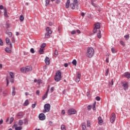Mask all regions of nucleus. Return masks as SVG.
I'll return each mask as SVG.
<instances>
[{
	"label": "nucleus",
	"instance_id": "f257e3e1",
	"mask_svg": "<svg viewBox=\"0 0 130 130\" xmlns=\"http://www.w3.org/2000/svg\"><path fill=\"white\" fill-rule=\"evenodd\" d=\"M94 55V49L92 47H88L86 53V56L91 58Z\"/></svg>",
	"mask_w": 130,
	"mask_h": 130
},
{
	"label": "nucleus",
	"instance_id": "f03ea898",
	"mask_svg": "<svg viewBox=\"0 0 130 130\" xmlns=\"http://www.w3.org/2000/svg\"><path fill=\"white\" fill-rule=\"evenodd\" d=\"M70 3L71 1L70 0L67 1V2L66 3V9H69V7L70 6V8L71 9H72V10H75L76 9V5L74 3L70 4Z\"/></svg>",
	"mask_w": 130,
	"mask_h": 130
},
{
	"label": "nucleus",
	"instance_id": "7ed1b4c3",
	"mask_svg": "<svg viewBox=\"0 0 130 130\" xmlns=\"http://www.w3.org/2000/svg\"><path fill=\"white\" fill-rule=\"evenodd\" d=\"M54 80L56 82H59L61 80V72L60 71H58L54 77Z\"/></svg>",
	"mask_w": 130,
	"mask_h": 130
},
{
	"label": "nucleus",
	"instance_id": "20e7f679",
	"mask_svg": "<svg viewBox=\"0 0 130 130\" xmlns=\"http://www.w3.org/2000/svg\"><path fill=\"white\" fill-rule=\"evenodd\" d=\"M20 71L22 73H28V72H31V71H32V67L26 66L25 67H23L20 69Z\"/></svg>",
	"mask_w": 130,
	"mask_h": 130
},
{
	"label": "nucleus",
	"instance_id": "39448f33",
	"mask_svg": "<svg viewBox=\"0 0 130 130\" xmlns=\"http://www.w3.org/2000/svg\"><path fill=\"white\" fill-rule=\"evenodd\" d=\"M44 110H43V113H46V112H49L50 111V104H46L44 106Z\"/></svg>",
	"mask_w": 130,
	"mask_h": 130
},
{
	"label": "nucleus",
	"instance_id": "423d86ee",
	"mask_svg": "<svg viewBox=\"0 0 130 130\" xmlns=\"http://www.w3.org/2000/svg\"><path fill=\"white\" fill-rule=\"evenodd\" d=\"M100 29V23L98 22L94 24V27L93 28V34L97 33V30Z\"/></svg>",
	"mask_w": 130,
	"mask_h": 130
},
{
	"label": "nucleus",
	"instance_id": "0eeeda50",
	"mask_svg": "<svg viewBox=\"0 0 130 130\" xmlns=\"http://www.w3.org/2000/svg\"><path fill=\"white\" fill-rule=\"evenodd\" d=\"M76 113H77V111H76V110H75L74 109H70L69 110H68V115H72L73 114H76Z\"/></svg>",
	"mask_w": 130,
	"mask_h": 130
},
{
	"label": "nucleus",
	"instance_id": "6e6552de",
	"mask_svg": "<svg viewBox=\"0 0 130 130\" xmlns=\"http://www.w3.org/2000/svg\"><path fill=\"white\" fill-rule=\"evenodd\" d=\"M46 118L45 115L44 113H41L39 115L40 120H44Z\"/></svg>",
	"mask_w": 130,
	"mask_h": 130
},
{
	"label": "nucleus",
	"instance_id": "1a4fd4ad",
	"mask_svg": "<svg viewBox=\"0 0 130 130\" xmlns=\"http://www.w3.org/2000/svg\"><path fill=\"white\" fill-rule=\"evenodd\" d=\"M114 121H115V113H113L112 114V116L111 117V118H110V122L111 123H113Z\"/></svg>",
	"mask_w": 130,
	"mask_h": 130
},
{
	"label": "nucleus",
	"instance_id": "9d476101",
	"mask_svg": "<svg viewBox=\"0 0 130 130\" xmlns=\"http://www.w3.org/2000/svg\"><path fill=\"white\" fill-rule=\"evenodd\" d=\"M122 87H123V89L124 90H127L128 89V85L127 84V82L123 83L122 85Z\"/></svg>",
	"mask_w": 130,
	"mask_h": 130
},
{
	"label": "nucleus",
	"instance_id": "9b49d317",
	"mask_svg": "<svg viewBox=\"0 0 130 130\" xmlns=\"http://www.w3.org/2000/svg\"><path fill=\"white\" fill-rule=\"evenodd\" d=\"M45 62L47 66H49L50 64V60L49 59V57H46L45 59Z\"/></svg>",
	"mask_w": 130,
	"mask_h": 130
},
{
	"label": "nucleus",
	"instance_id": "f8f14e48",
	"mask_svg": "<svg viewBox=\"0 0 130 130\" xmlns=\"http://www.w3.org/2000/svg\"><path fill=\"white\" fill-rule=\"evenodd\" d=\"M80 78H81V74L78 73L75 80L77 83H79V82L80 81Z\"/></svg>",
	"mask_w": 130,
	"mask_h": 130
},
{
	"label": "nucleus",
	"instance_id": "ddd939ff",
	"mask_svg": "<svg viewBox=\"0 0 130 130\" xmlns=\"http://www.w3.org/2000/svg\"><path fill=\"white\" fill-rule=\"evenodd\" d=\"M124 77H125L127 78V79H129L130 78V73L129 72H125L123 74Z\"/></svg>",
	"mask_w": 130,
	"mask_h": 130
},
{
	"label": "nucleus",
	"instance_id": "4468645a",
	"mask_svg": "<svg viewBox=\"0 0 130 130\" xmlns=\"http://www.w3.org/2000/svg\"><path fill=\"white\" fill-rule=\"evenodd\" d=\"M12 96H15L16 95V88L15 86L12 87Z\"/></svg>",
	"mask_w": 130,
	"mask_h": 130
},
{
	"label": "nucleus",
	"instance_id": "2eb2a0df",
	"mask_svg": "<svg viewBox=\"0 0 130 130\" xmlns=\"http://www.w3.org/2000/svg\"><path fill=\"white\" fill-rule=\"evenodd\" d=\"M46 30L47 33H49V34H51L52 33V30L50 29V28L49 27H47Z\"/></svg>",
	"mask_w": 130,
	"mask_h": 130
},
{
	"label": "nucleus",
	"instance_id": "dca6fc26",
	"mask_svg": "<svg viewBox=\"0 0 130 130\" xmlns=\"http://www.w3.org/2000/svg\"><path fill=\"white\" fill-rule=\"evenodd\" d=\"M4 16L6 18H9V15H8V11L7 10V8L4 9Z\"/></svg>",
	"mask_w": 130,
	"mask_h": 130
},
{
	"label": "nucleus",
	"instance_id": "f3484780",
	"mask_svg": "<svg viewBox=\"0 0 130 130\" xmlns=\"http://www.w3.org/2000/svg\"><path fill=\"white\" fill-rule=\"evenodd\" d=\"M17 116L18 118H22V117H23V112H20L18 113Z\"/></svg>",
	"mask_w": 130,
	"mask_h": 130
},
{
	"label": "nucleus",
	"instance_id": "a211bd4d",
	"mask_svg": "<svg viewBox=\"0 0 130 130\" xmlns=\"http://www.w3.org/2000/svg\"><path fill=\"white\" fill-rule=\"evenodd\" d=\"M73 4L75 5L76 6V7H78V6L79 5V1H78V0H73Z\"/></svg>",
	"mask_w": 130,
	"mask_h": 130
},
{
	"label": "nucleus",
	"instance_id": "6ab92c4d",
	"mask_svg": "<svg viewBox=\"0 0 130 130\" xmlns=\"http://www.w3.org/2000/svg\"><path fill=\"white\" fill-rule=\"evenodd\" d=\"M39 52L40 54H43V53H44V50H43V49H42V48H40L39 50Z\"/></svg>",
	"mask_w": 130,
	"mask_h": 130
},
{
	"label": "nucleus",
	"instance_id": "aec40b11",
	"mask_svg": "<svg viewBox=\"0 0 130 130\" xmlns=\"http://www.w3.org/2000/svg\"><path fill=\"white\" fill-rule=\"evenodd\" d=\"M29 105V101L28 100H26L25 102L23 104L24 106H28Z\"/></svg>",
	"mask_w": 130,
	"mask_h": 130
},
{
	"label": "nucleus",
	"instance_id": "412c9836",
	"mask_svg": "<svg viewBox=\"0 0 130 130\" xmlns=\"http://www.w3.org/2000/svg\"><path fill=\"white\" fill-rule=\"evenodd\" d=\"M97 37H98V38H99V39H100V38H101V31L100 30H99V31H98Z\"/></svg>",
	"mask_w": 130,
	"mask_h": 130
},
{
	"label": "nucleus",
	"instance_id": "4be33fe9",
	"mask_svg": "<svg viewBox=\"0 0 130 130\" xmlns=\"http://www.w3.org/2000/svg\"><path fill=\"white\" fill-rule=\"evenodd\" d=\"M98 120H99V124H100L101 123H103V120H102V118H101V117H99Z\"/></svg>",
	"mask_w": 130,
	"mask_h": 130
},
{
	"label": "nucleus",
	"instance_id": "5701e85b",
	"mask_svg": "<svg viewBox=\"0 0 130 130\" xmlns=\"http://www.w3.org/2000/svg\"><path fill=\"white\" fill-rule=\"evenodd\" d=\"M6 52H7L8 53H11L12 52V50H11L9 48L6 47L5 49Z\"/></svg>",
	"mask_w": 130,
	"mask_h": 130
},
{
	"label": "nucleus",
	"instance_id": "b1692460",
	"mask_svg": "<svg viewBox=\"0 0 130 130\" xmlns=\"http://www.w3.org/2000/svg\"><path fill=\"white\" fill-rule=\"evenodd\" d=\"M10 78L9 77H6V81H7L6 87H8L9 86V84L10 83V82H9V80H10Z\"/></svg>",
	"mask_w": 130,
	"mask_h": 130
},
{
	"label": "nucleus",
	"instance_id": "393cba45",
	"mask_svg": "<svg viewBox=\"0 0 130 130\" xmlns=\"http://www.w3.org/2000/svg\"><path fill=\"white\" fill-rule=\"evenodd\" d=\"M92 110H96V102L92 104Z\"/></svg>",
	"mask_w": 130,
	"mask_h": 130
},
{
	"label": "nucleus",
	"instance_id": "a878e982",
	"mask_svg": "<svg viewBox=\"0 0 130 130\" xmlns=\"http://www.w3.org/2000/svg\"><path fill=\"white\" fill-rule=\"evenodd\" d=\"M48 94H46V93H45L44 95L42 97V100H45L46 98H47V96Z\"/></svg>",
	"mask_w": 130,
	"mask_h": 130
},
{
	"label": "nucleus",
	"instance_id": "bb28decb",
	"mask_svg": "<svg viewBox=\"0 0 130 130\" xmlns=\"http://www.w3.org/2000/svg\"><path fill=\"white\" fill-rule=\"evenodd\" d=\"M91 5L94 8H99V6H98L97 4L94 3V2H91Z\"/></svg>",
	"mask_w": 130,
	"mask_h": 130
},
{
	"label": "nucleus",
	"instance_id": "cd10ccee",
	"mask_svg": "<svg viewBox=\"0 0 130 130\" xmlns=\"http://www.w3.org/2000/svg\"><path fill=\"white\" fill-rule=\"evenodd\" d=\"M50 37V34L47 32L45 35V38H49Z\"/></svg>",
	"mask_w": 130,
	"mask_h": 130
},
{
	"label": "nucleus",
	"instance_id": "c85d7f7f",
	"mask_svg": "<svg viewBox=\"0 0 130 130\" xmlns=\"http://www.w3.org/2000/svg\"><path fill=\"white\" fill-rule=\"evenodd\" d=\"M6 42L8 44V45L10 44V39H9V38H6Z\"/></svg>",
	"mask_w": 130,
	"mask_h": 130
},
{
	"label": "nucleus",
	"instance_id": "c756f323",
	"mask_svg": "<svg viewBox=\"0 0 130 130\" xmlns=\"http://www.w3.org/2000/svg\"><path fill=\"white\" fill-rule=\"evenodd\" d=\"M11 26V24L9 23L8 22H6V27L7 30L10 28V26Z\"/></svg>",
	"mask_w": 130,
	"mask_h": 130
},
{
	"label": "nucleus",
	"instance_id": "7c9ffc66",
	"mask_svg": "<svg viewBox=\"0 0 130 130\" xmlns=\"http://www.w3.org/2000/svg\"><path fill=\"white\" fill-rule=\"evenodd\" d=\"M19 19L20 22H23V21H24V16H23V15H20Z\"/></svg>",
	"mask_w": 130,
	"mask_h": 130
},
{
	"label": "nucleus",
	"instance_id": "2f4dec72",
	"mask_svg": "<svg viewBox=\"0 0 130 130\" xmlns=\"http://www.w3.org/2000/svg\"><path fill=\"white\" fill-rule=\"evenodd\" d=\"M18 124L19 125H23V124H24V122H23L22 120H19Z\"/></svg>",
	"mask_w": 130,
	"mask_h": 130
},
{
	"label": "nucleus",
	"instance_id": "473e14b6",
	"mask_svg": "<svg viewBox=\"0 0 130 130\" xmlns=\"http://www.w3.org/2000/svg\"><path fill=\"white\" fill-rule=\"evenodd\" d=\"M72 64H73V66H77V60L76 59H74L72 61Z\"/></svg>",
	"mask_w": 130,
	"mask_h": 130
},
{
	"label": "nucleus",
	"instance_id": "72a5a7b5",
	"mask_svg": "<svg viewBox=\"0 0 130 130\" xmlns=\"http://www.w3.org/2000/svg\"><path fill=\"white\" fill-rule=\"evenodd\" d=\"M61 130H67V128H66V126L63 124L61 125Z\"/></svg>",
	"mask_w": 130,
	"mask_h": 130
},
{
	"label": "nucleus",
	"instance_id": "f704fd0d",
	"mask_svg": "<svg viewBox=\"0 0 130 130\" xmlns=\"http://www.w3.org/2000/svg\"><path fill=\"white\" fill-rule=\"evenodd\" d=\"M7 34L8 35L9 37H12V36H13L12 32L8 31V32H7Z\"/></svg>",
	"mask_w": 130,
	"mask_h": 130
},
{
	"label": "nucleus",
	"instance_id": "c9c22d12",
	"mask_svg": "<svg viewBox=\"0 0 130 130\" xmlns=\"http://www.w3.org/2000/svg\"><path fill=\"white\" fill-rule=\"evenodd\" d=\"M50 0H46L45 1V6L46 7H47V6H48L49 5V2H50Z\"/></svg>",
	"mask_w": 130,
	"mask_h": 130
},
{
	"label": "nucleus",
	"instance_id": "e433bc0d",
	"mask_svg": "<svg viewBox=\"0 0 130 130\" xmlns=\"http://www.w3.org/2000/svg\"><path fill=\"white\" fill-rule=\"evenodd\" d=\"M14 117H12L11 118H10V124H12V123H13V121H14Z\"/></svg>",
	"mask_w": 130,
	"mask_h": 130
},
{
	"label": "nucleus",
	"instance_id": "4c0bfd02",
	"mask_svg": "<svg viewBox=\"0 0 130 130\" xmlns=\"http://www.w3.org/2000/svg\"><path fill=\"white\" fill-rule=\"evenodd\" d=\"M23 127L21 126H19L18 127H15V130H21Z\"/></svg>",
	"mask_w": 130,
	"mask_h": 130
},
{
	"label": "nucleus",
	"instance_id": "58836bf2",
	"mask_svg": "<svg viewBox=\"0 0 130 130\" xmlns=\"http://www.w3.org/2000/svg\"><path fill=\"white\" fill-rule=\"evenodd\" d=\"M45 46H46V44L43 43L41 45V48H44V47H45Z\"/></svg>",
	"mask_w": 130,
	"mask_h": 130
},
{
	"label": "nucleus",
	"instance_id": "ea45409f",
	"mask_svg": "<svg viewBox=\"0 0 130 130\" xmlns=\"http://www.w3.org/2000/svg\"><path fill=\"white\" fill-rule=\"evenodd\" d=\"M9 75L10 76V77H11V78L13 79L14 78V73L12 72L9 73Z\"/></svg>",
	"mask_w": 130,
	"mask_h": 130
},
{
	"label": "nucleus",
	"instance_id": "a19ab883",
	"mask_svg": "<svg viewBox=\"0 0 130 130\" xmlns=\"http://www.w3.org/2000/svg\"><path fill=\"white\" fill-rule=\"evenodd\" d=\"M24 123L26 125L28 124V119L27 118H24Z\"/></svg>",
	"mask_w": 130,
	"mask_h": 130
},
{
	"label": "nucleus",
	"instance_id": "79ce46f5",
	"mask_svg": "<svg viewBox=\"0 0 130 130\" xmlns=\"http://www.w3.org/2000/svg\"><path fill=\"white\" fill-rule=\"evenodd\" d=\"M111 51H112V53H116V51H115V49L114 48H111Z\"/></svg>",
	"mask_w": 130,
	"mask_h": 130
},
{
	"label": "nucleus",
	"instance_id": "37998d69",
	"mask_svg": "<svg viewBox=\"0 0 130 130\" xmlns=\"http://www.w3.org/2000/svg\"><path fill=\"white\" fill-rule=\"evenodd\" d=\"M7 94H8V91L7 90H5L3 92V96H4V97L7 96Z\"/></svg>",
	"mask_w": 130,
	"mask_h": 130
},
{
	"label": "nucleus",
	"instance_id": "c03bdc74",
	"mask_svg": "<svg viewBox=\"0 0 130 130\" xmlns=\"http://www.w3.org/2000/svg\"><path fill=\"white\" fill-rule=\"evenodd\" d=\"M11 41L12 43H15V42H16V40L15 39V38L14 37L12 38Z\"/></svg>",
	"mask_w": 130,
	"mask_h": 130
},
{
	"label": "nucleus",
	"instance_id": "a18cd8bd",
	"mask_svg": "<svg viewBox=\"0 0 130 130\" xmlns=\"http://www.w3.org/2000/svg\"><path fill=\"white\" fill-rule=\"evenodd\" d=\"M101 99L100 96H97L95 97V100H96V101H100Z\"/></svg>",
	"mask_w": 130,
	"mask_h": 130
},
{
	"label": "nucleus",
	"instance_id": "49530a36",
	"mask_svg": "<svg viewBox=\"0 0 130 130\" xmlns=\"http://www.w3.org/2000/svg\"><path fill=\"white\" fill-rule=\"evenodd\" d=\"M108 73H109V69L108 68L106 71L105 76H108Z\"/></svg>",
	"mask_w": 130,
	"mask_h": 130
},
{
	"label": "nucleus",
	"instance_id": "de8ad7c7",
	"mask_svg": "<svg viewBox=\"0 0 130 130\" xmlns=\"http://www.w3.org/2000/svg\"><path fill=\"white\" fill-rule=\"evenodd\" d=\"M30 51L31 53H35V50H34V49L33 48H31L30 49Z\"/></svg>",
	"mask_w": 130,
	"mask_h": 130
},
{
	"label": "nucleus",
	"instance_id": "09e8293b",
	"mask_svg": "<svg viewBox=\"0 0 130 130\" xmlns=\"http://www.w3.org/2000/svg\"><path fill=\"white\" fill-rule=\"evenodd\" d=\"M76 30H72L71 32V35H76Z\"/></svg>",
	"mask_w": 130,
	"mask_h": 130
},
{
	"label": "nucleus",
	"instance_id": "8fccbe9b",
	"mask_svg": "<svg viewBox=\"0 0 130 130\" xmlns=\"http://www.w3.org/2000/svg\"><path fill=\"white\" fill-rule=\"evenodd\" d=\"M87 126L89 127L91 125V122L88 120L87 121Z\"/></svg>",
	"mask_w": 130,
	"mask_h": 130
},
{
	"label": "nucleus",
	"instance_id": "3c124183",
	"mask_svg": "<svg viewBox=\"0 0 130 130\" xmlns=\"http://www.w3.org/2000/svg\"><path fill=\"white\" fill-rule=\"evenodd\" d=\"M48 92H49V85L48 86V88L45 92V94L48 95Z\"/></svg>",
	"mask_w": 130,
	"mask_h": 130
},
{
	"label": "nucleus",
	"instance_id": "603ef678",
	"mask_svg": "<svg viewBox=\"0 0 130 130\" xmlns=\"http://www.w3.org/2000/svg\"><path fill=\"white\" fill-rule=\"evenodd\" d=\"M120 44L121 45H122V46H124V47L125 46V44L124 43V42L122 41L120 42Z\"/></svg>",
	"mask_w": 130,
	"mask_h": 130
},
{
	"label": "nucleus",
	"instance_id": "864d4df0",
	"mask_svg": "<svg viewBox=\"0 0 130 130\" xmlns=\"http://www.w3.org/2000/svg\"><path fill=\"white\" fill-rule=\"evenodd\" d=\"M0 45L1 46H3V45H4V42H3V40H2V39L0 38Z\"/></svg>",
	"mask_w": 130,
	"mask_h": 130
},
{
	"label": "nucleus",
	"instance_id": "5fc2aeb1",
	"mask_svg": "<svg viewBox=\"0 0 130 130\" xmlns=\"http://www.w3.org/2000/svg\"><path fill=\"white\" fill-rule=\"evenodd\" d=\"M5 9H7L6 8H4V6L0 5V10H4L5 11Z\"/></svg>",
	"mask_w": 130,
	"mask_h": 130
},
{
	"label": "nucleus",
	"instance_id": "6e6d98bb",
	"mask_svg": "<svg viewBox=\"0 0 130 130\" xmlns=\"http://www.w3.org/2000/svg\"><path fill=\"white\" fill-rule=\"evenodd\" d=\"M90 109H92V105H88L87 106V110H90Z\"/></svg>",
	"mask_w": 130,
	"mask_h": 130
},
{
	"label": "nucleus",
	"instance_id": "4d7b16f0",
	"mask_svg": "<svg viewBox=\"0 0 130 130\" xmlns=\"http://www.w3.org/2000/svg\"><path fill=\"white\" fill-rule=\"evenodd\" d=\"M124 38L126 39H129V35H126L124 36Z\"/></svg>",
	"mask_w": 130,
	"mask_h": 130
},
{
	"label": "nucleus",
	"instance_id": "13d9d810",
	"mask_svg": "<svg viewBox=\"0 0 130 130\" xmlns=\"http://www.w3.org/2000/svg\"><path fill=\"white\" fill-rule=\"evenodd\" d=\"M36 102L35 104H32L31 106L32 108H35V107H36Z\"/></svg>",
	"mask_w": 130,
	"mask_h": 130
},
{
	"label": "nucleus",
	"instance_id": "bf43d9fd",
	"mask_svg": "<svg viewBox=\"0 0 130 130\" xmlns=\"http://www.w3.org/2000/svg\"><path fill=\"white\" fill-rule=\"evenodd\" d=\"M82 129H83V130H87L85 125H82Z\"/></svg>",
	"mask_w": 130,
	"mask_h": 130
},
{
	"label": "nucleus",
	"instance_id": "052dcab7",
	"mask_svg": "<svg viewBox=\"0 0 130 130\" xmlns=\"http://www.w3.org/2000/svg\"><path fill=\"white\" fill-rule=\"evenodd\" d=\"M96 9L98 11L99 13H100V12H101V8H100V6H99V8H96Z\"/></svg>",
	"mask_w": 130,
	"mask_h": 130
},
{
	"label": "nucleus",
	"instance_id": "680f3d73",
	"mask_svg": "<svg viewBox=\"0 0 130 130\" xmlns=\"http://www.w3.org/2000/svg\"><path fill=\"white\" fill-rule=\"evenodd\" d=\"M55 55H57L58 54V52H57V50H55L54 52Z\"/></svg>",
	"mask_w": 130,
	"mask_h": 130
},
{
	"label": "nucleus",
	"instance_id": "e2e57ef3",
	"mask_svg": "<svg viewBox=\"0 0 130 130\" xmlns=\"http://www.w3.org/2000/svg\"><path fill=\"white\" fill-rule=\"evenodd\" d=\"M65 113H66V111H64V110H62L61 111V114H62V115H64Z\"/></svg>",
	"mask_w": 130,
	"mask_h": 130
},
{
	"label": "nucleus",
	"instance_id": "0e129e2a",
	"mask_svg": "<svg viewBox=\"0 0 130 130\" xmlns=\"http://www.w3.org/2000/svg\"><path fill=\"white\" fill-rule=\"evenodd\" d=\"M64 68H68V67H69V64H68V63H64Z\"/></svg>",
	"mask_w": 130,
	"mask_h": 130
},
{
	"label": "nucleus",
	"instance_id": "69168bd1",
	"mask_svg": "<svg viewBox=\"0 0 130 130\" xmlns=\"http://www.w3.org/2000/svg\"><path fill=\"white\" fill-rule=\"evenodd\" d=\"M3 122H4V120H3V119H1L0 120V125L3 124Z\"/></svg>",
	"mask_w": 130,
	"mask_h": 130
},
{
	"label": "nucleus",
	"instance_id": "338daca9",
	"mask_svg": "<svg viewBox=\"0 0 130 130\" xmlns=\"http://www.w3.org/2000/svg\"><path fill=\"white\" fill-rule=\"evenodd\" d=\"M14 81L15 80H14V78H12L11 80H10L11 83H12L13 84Z\"/></svg>",
	"mask_w": 130,
	"mask_h": 130
},
{
	"label": "nucleus",
	"instance_id": "774afa93",
	"mask_svg": "<svg viewBox=\"0 0 130 130\" xmlns=\"http://www.w3.org/2000/svg\"><path fill=\"white\" fill-rule=\"evenodd\" d=\"M76 33H78L79 34L81 33V31L79 29L76 30Z\"/></svg>",
	"mask_w": 130,
	"mask_h": 130
}]
</instances>
